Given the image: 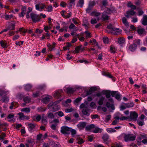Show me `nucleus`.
<instances>
[{
    "label": "nucleus",
    "instance_id": "nucleus-15",
    "mask_svg": "<svg viewBox=\"0 0 147 147\" xmlns=\"http://www.w3.org/2000/svg\"><path fill=\"white\" fill-rule=\"evenodd\" d=\"M19 115V119L21 120L28 119L29 117L25 115L23 113H18Z\"/></svg>",
    "mask_w": 147,
    "mask_h": 147
},
{
    "label": "nucleus",
    "instance_id": "nucleus-43",
    "mask_svg": "<svg viewBox=\"0 0 147 147\" xmlns=\"http://www.w3.org/2000/svg\"><path fill=\"white\" fill-rule=\"evenodd\" d=\"M0 44L1 47L3 48H6L7 47L6 42L5 41H3L2 40L1 41Z\"/></svg>",
    "mask_w": 147,
    "mask_h": 147
},
{
    "label": "nucleus",
    "instance_id": "nucleus-64",
    "mask_svg": "<svg viewBox=\"0 0 147 147\" xmlns=\"http://www.w3.org/2000/svg\"><path fill=\"white\" fill-rule=\"evenodd\" d=\"M89 42L92 43L93 45L96 44V45H98L96 40L95 39H93L92 40H90Z\"/></svg>",
    "mask_w": 147,
    "mask_h": 147
},
{
    "label": "nucleus",
    "instance_id": "nucleus-22",
    "mask_svg": "<svg viewBox=\"0 0 147 147\" xmlns=\"http://www.w3.org/2000/svg\"><path fill=\"white\" fill-rule=\"evenodd\" d=\"M114 118L115 119L113 121L112 123L111 124L113 125H115L119 122V116H116Z\"/></svg>",
    "mask_w": 147,
    "mask_h": 147
},
{
    "label": "nucleus",
    "instance_id": "nucleus-44",
    "mask_svg": "<svg viewBox=\"0 0 147 147\" xmlns=\"http://www.w3.org/2000/svg\"><path fill=\"white\" fill-rule=\"evenodd\" d=\"M13 17V16L11 14L9 15L7 14H5L4 15V19L7 20H10Z\"/></svg>",
    "mask_w": 147,
    "mask_h": 147
},
{
    "label": "nucleus",
    "instance_id": "nucleus-35",
    "mask_svg": "<svg viewBox=\"0 0 147 147\" xmlns=\"http://www.w3.org/2000/svg\"><path fill=\"white\" fill-rule=\"evenodd\" d=\"M122 21L124 25L127 27L129 26L128 22L127 21L126 18L125 17H123L122 19Z\"/></svg>",
    "mask_w": 147,
    "mask_h": 147
},
{
    "label": "nucleus",
    "instance_id": "nucleus-61",
    "mask_svg": "<svg viewBox=\"0 0 147 147\" xmlns=\"http://www.w3.org/2000/svg\"><path fill=\"white\" fill-rule=\"evenodd\" d=\"M46 109L42 107H40L37 108L38 111L39 112H42L45 111Z\"/></svg>",
    "mask_w": 147,
    "mask_h": 147
},
{
    "label": "nucleus",
    "instance_id": "nucleus-41",
    "mask_svg": "<svg viewBox=\"0 0 147 147\" xmlns=\"http://www.w3.org/2000/svg\"><path fill=\"white\" fill-rule=\"evenodd\" d=\"M85 34V38L88 39L91 37V33L89 32L88 31H86L84 32Z\"/></svg>",
    "mask_w": 147,
    "mask_h": 147
},
{
    "label": "nucleus",
    "instance_id": "nucleus-19",
    "mask_svg": "<svg viewBox=\"0 0 147 147\" xmlns=\"http://www.w3.org/2000/svg\"><path fill=\"white\" fill-rule=\"evenodd\" d=\"M137 32L140 35L144 34H146V32L144 29L143 28H140L138 27L137 30Z\"/></svg>",
    "mask_w": 147,
    "mask_h": 147
},
{
    "label": "nucleus",
    "instance_id": "nucleus-17",
    "mask_svg": "<svg viewBox=\"0 0 147 147\" xmlns=\"http://www.w3.org/2000/svg\"><path fill=\"white\" fill-rule=\"evenodd\" d=\"M95 4V2L94 1H91L89 3V7L86 9V12L89 13V11L91 9L92 7Z\"/></svg>",
    "mask_w": 147,
    "mask_h": 147
},
{
    "label": "nucleus",
    "instance_id": "nucleus-30",
    "mask_svg": "<svg viewBox=\"0 0 147 147\" xmlns=\"http://www.w3.org/2000/svg\"><path fill=\"white\" fill-rule=\"evenodd\" d=\"M105 98L104 97H101L99 100L98 102V103L99 105H102L103 103V102L105 100Z\"/></svg>",
    "mask_w": 147,
    "mask_h": 147
},
{
    "label": "nucleus",
    "instance_id": "nucleus-24",
    "mask_svg": "<svg viewBox=\"0 0 147 147\" xmlns=\"http://www.w3.org/2000/svg\"><path fill=\"white\" fill-rule=\"evenodd\" d=\"M82 114L88 116L90 115V113L88 112V109L87 108H84L82 110Z\"/></svg>",
    "mask_w": 147,
    "mask_h": 147
},
{
    "label": "nucleus",
    "instance_id": "nucleus-8",
    "mask_svg": "<svg viewBox=\"0 0 147 147\" xmlns=\"http://www.w3.org/2000/svg\"><path fill=\"white\" fill-rule=\"evenodd\" d=\"M138 117V114L135 112H132L130 113V118L132 120L136 121Z\"/></svg>",
    "mask_w": 147,
    "mask_h": 147
},
{
    "label": "nucleus",
    "instance_id": "nucleus-27",
    "mask_svg": "<svg viewBox=\"0 0 147 147\" xmlns=\"http://www.w3.org/2000/svg\"><path fill=\"white\" fill-rule=\"evenodd\" d=\"M113 28H113L112 27V25L111 24H110L107 26V29L106 30L108 33H111V32L112 31V30Z\"/></svg>",
    "mask_w": 147,
    "mask_h": 147
},
{
    "label": "nucleus",
    "instance_id": "nucleus-63",
    "mask_svg": "<svg viewBox=\"0 0 147 147\" xmlns=\"http://www.w3.org/2000/svg\"><path fill=\"white\" fill-rule=\"evenodd\" d=\"M46 87V86L45 84L40 85L38 86V88L41 90L45 89Z\"/></svg>",
    "mask_w": 147,
    "mask_h": 147
},
{
    "label": "nucleus",
    "instance_id": "nucleus-60",
    "mask_svg": "<svg viewBox=\"0 0 147 147\" xmlns=\"http://www.w3.org/2000/svg\"><path fill=\"white\" fill-rule=\"evenodd\" d=\"M2 100L3 102H8L9 101V98L7 96L3 97Z\"/></svg>",
    "mask_w": 147,
    "mask_h": 147
},
{
    "label": "nucleus",
    "instance_id": "nucleus-40",
    "mask_svg": "<svg viewBox=\"0 0 147 147\" xmlns=\"http://www.w3.org/2000/svg\"><path fill=\"white\" fill-rule=\"evenodd\" d=\"M96 90V88L95 87H93L90 88L88 91L86 92L87 95H90L92 94V92L95 91Z\"/></svg>",
    "mask_w": 147,
    "mask_h": 147
},
{
    "label": "nucleus",
    "instance_id": "nucleus-55",
    "mask_svg": "<svg viewBox=\"0 0 147 147\" xmlns=\"http://www.w3.org/2000/svg\"><path fill=\"white\" fill-rule=\"evenodd\" d=\"M82 99V98L79 97L76 99L74 101V103L75 105L77 104Z\"/></svg>",
    "mask_w": 147,
    "mask_h": 147
},
{
    "label": "nucleus",
    "instance_id": "nucleus-59",
    "mask_svg": "<svg viewBox=\"0 0 147 147\" xmlns=\"http://www.w3.org/2000/svg\"><path fill=\"white\" fill-rule=\"evenodd\" d=\"M82 25L85 27V28L86 29H87L89 27V24L88 22H86L85 23H84L82 24Z\"/></svg>",
    "mask_w": 147,
    "mask_h": 147
},
{
    "label": "nucleus",
    "instance_id": "nucleus-2",
    "mask_svg": "<svg viewBox=\"0 0 147 147\" xmlns=\"http://www.w3.org/2000/svg\"><path fill=\"white\" fill-rule=\"evenodd\" d=\"M35 7L36 10L42 11L46 7V5L45 3L38 2L35 5Z\"/></svg>",
    "mask_w": 147,
    "mask_h": 147
},
{
    "label": "nucleus",
    "instance_id": "nucleus-29",
    "mask_svg": "<svg viewBox=\"0 0 147 147\" xmlns=\"http://www.w3.org/2000/svg\"><path fill=\"white\" fill-rule=\"evenodd\" d=\"M84 50V48L81 45L76 47L75 49V52L76 53H79L80 50L83 51Z\"/></svg>",
    "mask_w": 147,
    "mask_h": 147
},
{
    "label": "nucleus",
    "instance_id": "nucleus-12",
    "mask_svg": "<svg viewBox=\"0 0 147 147\" xmlns=\"http://www.w3.org/2000/svg\"><path fill=\"white\" fill-rule=\"evenodd\" d=\"M26 6H23L21 9V12L19 14V16L20 17H23L24 16L26 12Z\"/></svg>",
    "mask_w": 147,
    "mask_h": 147
},
{
    "label": "nucleus",
    "instance_id": "nucleus-49",
    "mask_svg": "<svg viewBox=\"0 0 147 147\" xmlns=\"http://www.w3.org/2000/svg\"><path fill=\"white\" fill-rule=\"evenodd\" d=\"M47 117L50 119H53L54 117V115L53 114L50 112H48L47 113Z\"/></svg>",
    "mask_w": 147,
    "mask_h": 147
},
{
    "label": "nucleus",
    "instance_id": "nucleus-33",
    "mask_svg": "<svg viewBox=\"0 0 147 147\" xmlns=\"http://www.w3.org/2000/svg\"><path fill=\"white\" fill-rule=\"evenodd\" d=\"M109 138V136L107 134H104L102 136V139L106 144L108 143L107 140Z\"/></svg>",
    "mask_w": 147,
    "mask_h": 147
},
{
    "label": "nucleus",
    "instance_id": "nucleus-1",
    "mask_svg": "<svg viewBox=\"0 0 147 147\" xmlns=\"http://www.w3.org/2000/svg\"><path fill=\"white\" fill-rule=\"evenodd\" d=\"M105 94L106 98H109L108 99L109 101L107 102L106 103V106L109 108L113 110L115 108L113 105V100L112 98H110L112 92L109 91H106L105 92Z\"/></svg>",
    "mask_w": 147,
    "mask_h": 147
},
{
    "label": "nucleus",
    "instance_id": "nucleus-11",
    "mask_svg": "<svg viewBox=\"0 0 147 147\" xmlns=\"http://www.w3.org/2000/svg\"><path fill=\"white\" fill-rule=\"evenodd\" d=\"M86 123L84 122H80L77 125V127L79 129H83L86 125Z\"/></svg>",
    "mask_w": 147,
    "mask_h": 147
},
{
    "label": "nucleus",
    "instance_id": "nucleus-57",
    "mask_svg": "<svg viewBox=\"0 0 147 147\" xmlns=\"http://www.w3.org/2000/svg\"><path fill=\"white\" fill-rule=\"evenodd\" d=\"M140 40L139 39L135 40L134 41V43L137 45V47L140 45Z\"/></svg>",
    "mask_w": 147,
    "mask_h": 147
},
{
    "label": "nucleus",
    "instance_id": "nucleus-20",
    "mask_svg": "<svg viewBox=\"0 0 147 147\" xmlns=\"http://www.w3.org/2000/svg\"><path fill=\"white\" fill-rule=\"evenodd\" d=\"M141 21L143 25L144 26L147 25V16L144 15Z\"/></svg>",
    "mask_w": 147,
    "mask_h": 147
},
{
    "label": "nucleus",
    "instance_id": "nucleus-13",
    "mask_svg": "<svg viewBox=\"0 0 147 147\" xmlns=\"http://www.w3.org/2000/svg\"><path fill=\"white\" fill-rule=\"evenodd\" d=\"M64 91L68 93H73L74 91V88L69 87H65L64 88Z\"/></svg>",
    "mask_w": 147,
    "mask_h": 147
},
{
    "label": "nucleus",
    "instance_id": "nucleus-16",
    "mask_svg": "<svg viewBox=\"0 0 147 147\" xmlns=\"http://www.w3.org/2000/svg\"><path fill=\"white\" fill-rule=\"evenodd\" d=\"M69 28L71 31H76L78 30V28L76 27L75 25L71 23L69 26Z\"/></svg>",
    "mask_w": 147,
    "mask_h": 147
},
{
    "label": "nucleus",
    "instance_id": "nucleus-23",
    "mask_svg": "<svg viewBox=\"0 0 147 147\" xmlns=\"http://www.w3.org/2000/svg\"><path fill=\"white\" fill-rule=\"evenodd\" d=\"M136 12L133 10H131L128 11L127 12V15L125 16L127 18H129L130 15L134 16L136 13Z\"/></svg>",
    "mask_w": 147,
    "mask_h": 147
},
{
    "label": "nucleus",
    "instance_id": "nucleus-48",
    "mask_svg": "<svg viewBox=\"0 0 147 147\" xmlns=\"http://www.w3.org/2000/svg\"><path fill=\"white\" fill-rule=\"evenodd\" d=\"M30 109L29 108H24L21 109V111L22 112H25L26 113H29L30 111Z\"/></svg>",
    "mask_w": 147,
    "mask_h": 147
},
{
    "label": "nucleus",
    "instance_id": "nucleus-21",
    "mask_svg": "<svg viewBox=\"0 0 147 147\" xmlns=\"http://www.w3.org/2000/svg\"><path fill=\"white\" fill-rule=\"evenodd\" d=\"M46 11L47 12H50L53 11V7L51 5H49L47 6L46 5Z\"/></svg>",
    "mask_w": 147,
    "mask_h": 147
},
{
    "label": "nucleus",
    "instance_id": "nucleus-56",
    "mask_svg": "<svg viewBox=\"0 0 147 147\" xmlns=\"http://www.w3.org/2000/svg\"><path fill=\"white\" fill-rule=\"evenodd\" d=\"M127 108L126 103H124L120 106V110L122 111Z\"/></svg>",
    "mask_w": 147,
    "mask_h": 147
},
{
    "label": "nucleus",
    "instance_id": "nucleus-52",
    "mask_svg": "<svg viewBox=\"0 0 147 147\" xmlns=\"http://www.w3.org/2000/svg\"><path fill=\"white\" fill-rule=\"evenodd\" d=\"M127 108L133 107L134 106V104L133 102L126 103Z\"/></svg>",
    "mask_w": 147,
    "mask_h": 147
},
{
    "label": "nucleus",
    "instance_id": "nucleus-36",
    "mask_svg": "<svg viewBox=\"0 0 147 147\" xmlns=\"http://www.w3.org/2000/svg\"><path fill=\"white\" fill-rule=\"evenodd\" d=\"M118 42L119 44H122L125 42V38L123 37H120L118 39Z\"/></svg>",
    "mask_w": 147,
    "mask_h": 147
},
{
    "label": "nucleus",
    "instance_id": "nucleus-28",
    "mask_svg": "<svg viewBox=\"0 0 147 147\" xmlns=\"http://www.w3.org/2000/svg\"><path fill=\"white\" fill-rule=\"evenodd\" d=\"M9 93L8 91H3L0 90V96H5V95L8 94Z\"/></svg>",
    "mask_w": 147,
    "mask_h": 147
},
{
    "label": "nucleus",
    "instance_id": "nucleus-37",
    "mask_svg": "<svg viewBox=\"0 0 147 147\" xmlns=\"http://www.w3.org/2000/svg\"><path fill=\"white\" fill-rule=\"evenodd\" d=\"M90 14L92 16L97 17L100 15V13L98 12H97L96 11H92L91 13Z\"/></svg>",
    "mask_w": 147,
    "mask_h": 147
},
{
    "label": "nucleus",
    "instance_id": "nucleus-25",
    "mask_svg": "<svg viewBox=\"0 0 147 147\" xmlns=\"http://www.w3.org/2000/svg\"><path fill=\"white\" fill-rule=\"evenodd\" d=\"M32 86L30 84H28L25 85L24 86V89L27 91H30L32 88Z\"/></svg>",
    "mask_w": 147,
    "mask_h": 147
},
{
    "label": "nucleus",
    "instance_id": "nucleus-6",
    "mask_svg": "<svg viewBox=\"0 0 147 147\" xmlns=\"http://www.w3.org/2000/svg\"><path fill=\"white\" fill-rule=\"evenodd\" d=\"M28 127L29 131L32 133L34 131V129L37 128L38 127L37 125L34 123H28Z\"/></svg>",
    "mask_w": 147,
    "mask_h": 147
},
{
    "label": "nucleus",
    "instance_id": "nucleus-42",
    "mask_svg": "<svg viewBox=\"0 0 147 147\" xmlns=\"http://www.w3.org/2000/svg\"><path fill=\"white\" fill-rule=\"evenodd\" d=\"M17 102H13L11 103V105L9 107V108L11 109H12L13 108H15L16 107V105L17 104Z\"/></svg>",
    "mask_w": 147,
    "mask_h": 147
},
{
    "label": "nucleus",
    "instance_id": "nucleus-46",
    "mask_svg": "<svg viewBox=\"0 0 147 147\" xmlns=\"http://www.w3.org/2000/svg\"><path fill=\"white\" fill-rule=\"evenodd\" d=\"M51 96L46 97L43 98L42 100V101L45 103H47L49 101Z\"/></svg>",
    "mask_w": 147,
    "mask_h": 147
},
{
    "label": "nucleus",
    "instance_id": "nucleus-51",
    "mask_svg": "<svg viewBox=\"0 0 147 147\" xmlns=\"http://www.w3.org/2000/svg\"><path fill=\"white\" fill-rule=\"evenodd\" d=\"M84 3V0H79L78 4L77 5V6L82 7L83 6V5Z\"/></svg>",
    "mask_w": 147,
    "mask_h": 147
},
{
    "label": "nucleus",
    "instance_id": "nucleus-4",
    "mask_svg": "<svg viewBox=\"0 0 147 147\" xmlns=\"http://www.w3.org/2000/svg\"><path fill=\"white\" fill-rule=\"evenodd\" d=\"M70 131V128L66 126H63L61 127L60 131L63 134H67L69 133Z\"/></svg>",
    "mask_w": 147,
    "mask_h": 147
},
{
    "label": "nucleus",
    "instance_id": "nucleus-47",
    "mask_svg": "<svg viewBox=\"0 0 147 147\" xmlns=\"http://www.w3.org/2000/svg\"><path fill=\"white\" fill-rule=\"evenodd\" d=\"M33 119L34 121H38L40 120L41 117L40 115H38L34 117Z\"/></svg>",
    "mask_w": 147,
    "mask_h": 147
},
{
    "label": "nucleus",
    "instance_id": "nucleus-53",
    "mask_svg": "<svg viewBox=\"0 0 147 147\" xmlns=\"http://www.w3.org/2000/svg\"><path fill=\"white\" fill-rule=\"evenodd\" d=\"M7 28L9 29V30H14L15 29V24H11Z\"/></svg>",
    "mask_w": 147,
    "mask_h": 147
},
{
    "label": "nucleus",
    "instance_id": "nucleus-62",
    "mask_svg": "<svg viewBox=\"0 0 147 147\" xmlns=\"http://www.w3.org/2000/svg\"><path fill=\"white\" fill-rule=\"evenodd\" d=\"M116 49L113 46H111L110 47V51L111 53H115L116 51Z\"/></svg>",
    "mask_w": 147,
    "mask_h": 147
},
{
    "label": "nucleus",
    "instance_id": "nucleus-14",
    "mask_svg": "<svg viewBox=\"0 0 147 147\" xmlns=\"http://www.w3.org/2000/svg\"><path fill=\"white\" fill-rule=\"evenodd\" d=\"M107 11L106 10V11H105L102 13L101 18L102 20L103 21L107 20L109 19V16L107 15Z\"/></svg>",
    "mask_w": 147,
    "mask_h": 147
},
{
    "label": "nucleus",
    "instance_id": "nucleus-3",
    "mask_svg": "<svg viewBox=\"0 0 147 147\" xmlns=\"http://www.w3.org/2000/svg\"><path fill=\"white\" fill-rule=\"evenodd\" d=\"M31 18L34 22H36L39 21L40 19V17L39 15L36 14L32 13L30 14Z\"/></svg>",
    "mask_w": 147,
    "mask_h": 147
},
{
    "label": "nucleus",
    "instance_id": "nucleus-26",
    "mask_svg": "<svg viewBox=\"0 0 147 147\" xmlns=\"http://www.w3.org/2000/svg\"><path fill=\"white\" fill-rule=\"evenodd\" d=\"M60 107L59 105H53V107L51 108V110L53 112L56 111L59 109H60Z\"/></svg>",
    "mask_w": 147,
    "mask_h": 147
},
{
    "label": "nucleus",
    "instance_id": "nucleus-38",
    "mask_svg": "<svg viewBox=\"0 0 147 147\" xmlns=\"http://www.w3.org/2000/svg\"><path fill=\"white\" fill-rule=\"evenodd\" d=\"M117 114H118L117 116H119V119L121 120H125L128 119L127 117L125 116H123L122 115H120L119 113H117Z\"/></svg>",
    "mask_w": 147,
    "mask_h": 147
},
{
    "label": "nucleus",
    "instance_id": "nucleus-9",
    "mask_svg": "<svg viewBox=\"0 0 147 147\" xmlns=\"http://www.w3.org/2000/svg\"><path fill=\"white\" fill-rule=\"evenodd\" d=\"M122 30L119 28H114L112 31L111 32V33L115 34H121Z\"/></svg>",
    "mask_w": 147,
    "mask_h": 147
},
{
    "label": "nucleus",
    "instance_id": "nucleus-10",
    "mask_svg": "<svg viewBox=\"0 0 147 147\" xmlns=\"http://www.w3.org/2000/svg\"><path fill=\"white\" fill-rule=\"evenodd\" d=\"M14 117V115L11 113L8 115L7 117L8 121L10 122H14L15 120L13 118Z\"/></svg>",
    "mask_w": 147,
    "mask_h": 147
},
{
    "label": "nucleus",
    "instance_id": "nucleus-5",
    "mask_svg": "<svg viewBox=\"0 0 147 147\" xmlns=\"http://www.w3.org/2000/svg\"><path fill=\"white\" fill-rule=\"evenodd\" d=\"M26 141L27 143L25 145L26 147H32L34 144V139L30 138H29Z\"/></svg>",
    "mask_w": 147,
    "mask_h": 147
},
{
    "label": "nucleus",
    "instance_id": "nucleus-7",
    "mask_svg": "<svg viewBox=\"0 0 147 147\" xmlns=\"http://www.w3.org/2000/svg\"><path fill=\"white\" fill-rule=\"evenodd\" d=\"M111 96L112 97H115L119 101L121 100V95L117 91H112Z\"/></svg>",
    "mask_w": 147,
    "mask_h": 147
},
{
    "label": "nucleus",
    "instance_id": "nucleus-32",
    "mask_svg": "<svg viewBox=\"0 0 147 147\" xmlns=\"http://www.w3.org/2000/svg\"><path fill=\"white\" fill-rule=\"evenodd\" d=\"M61 92L60 91H56L54 94V97L56 98H59L61 96Z\"/></svg>",
    "mask_w": 147,
    "mask_h": 147
},
{
    "label": "nucleus",
    "instance_id": "nucleus-39",
    "mask_svg": "<svg viewBox=\"0 0 147 147\" xmlns=\"http://www.w3.org/2000/svg\"><path fill=\"white\" fill-rule=\"evenodd\" d=\"M102 129L97 127H95L93 131V132L95 133H100L102 132Z\"/></svg>",
    "mask_w": 147,
    "mask_h": 147
},
{
    "label": "nucleus",
    "instance_id": "nucleus-50",
    "mask_svg": "<svg viewBox=\"0 0 147 147\" xmlns=\"http://www.w3.org/2000/svg\"><path fill=\"white\" fill-rule=\"evenodd\" d=\"M30 100V98L28 97H25L24 98V101L26 103H29Z\"/></svg>",
    "mask_w": 147,
    "mask_h": 147
},
{
    "label": "nucleus",
    "instance_id": "nucleus-58",
    "mask_svg": "<svg viewBox=\"0 0 147 147\" xmlns=\"http://www.w3.org/2000/svg\"><path fill=\"white\" fill-rule=\"evenodd\" d=\"M55 114H57L59 116V117H61L64 115V114L63 112L61 111H59L55 113Z\"/></svg>",
    "mask_w": 147,
    "mask_h": 147
},
{
    "label": "nucleus",
    "instance_id": "nucleus-31",
    "mask_svg": "<svg viewBox=\"0 0 147 147\" xmlns=\"http://www.w3.org/2000/svg\"><path fill=\"white\" fill-rule=\"evenodd\" d=\"M137 47V45L135 44H133L130 46L129 49L131 51H133L136 49Z\"/></svg>",
    "mask_w": 147,
    "mask_h": 147
},
{
    "label": "nucleus",
    "instance_id": "nucleus-54",
    "mask_svg": "<svg viewBox=\"0 0 147 147\" xmlns=\"http://www.w3.org/2000/svg\"><path fill=\"white\" fill-rule=\"evenodd\" d=\"M19 31L20 33L23 34V35H24V34L26 32V30L25 29H24L22 28H20L19 29Z\"/></svg>",
    "mask_w": 147,
    "mask_h": 147
},
{
    "label": "nucleus",
    "instance_id": "nucleus-45",
    "mask_svg": "<svg viewBox=\"0 0 147 147\" xmlns=\"http://www.w3.org/2000/svg\"><path fill=\"white\" fill-rule=\"evenodd\" d=\"M137 123L138 125L140 126H142L144 124V120H141L138 119L137 121Z\"/></svg>",
    "mask_w": 147,
    "mask_h": 147
},
{
    "label": "nucleus",
    "instance_id": "nucleus-34",
    "mask_svg": "<svg viewBox=\"0 0 147 147\" xmlns=\"http://www.w3.org/2000/svg\"><path fill=\"white\" fill-rule=\"evenodd\" d=\"M106 131L107 132L109 133H114L116 131V130H115L114 128H107L106 129Z\"/></svg>",
    "mask_w": 147,
    "mask_h": 147
},
{
    "label": "nucleus",
    "instance_id": "nucleus-18",
    "mask_svg": "<svg viewBox=\"0 0 147 147\" xmlns=\"http://www.w3.org/2000/svg\"><path fill=\"white\" fill-rule=\"evenodd\" d=\"M107 14H110L112 13H115L117 12L116 9L115 8L112 7L111 9L107 8Z\"/></svg>",
    "mask_w": 147,
    "mask_h": 147
}]
</instances>
